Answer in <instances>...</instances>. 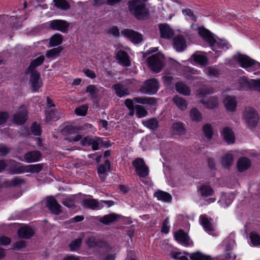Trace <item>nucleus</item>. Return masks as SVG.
<instances>
[{
	"mask_svg": "<svg viewBox=\"0 0 260 260\" xmlns=\"http://www.w3.org/2000/svg\"><path fill=\"white\" fill-rule=\"evenodd\" d=\"M127 5L130 13L138 20L149 18L150 11L145 3L141 0H130Z\"/></svg>",
	"mask_w": 260,
	"mask_h": 260,
	"instance_id": "f257e3e1",
	"label": "nucleus"
},
{
	"mask_svg": "<svg viewBox=\"0 0 260 260\" xmlns=\"http://www.w3.org/2000/svg\"><path fill=\"white\" fill-rule=\"evenodd\" d=\"M234 58L242 68L246 69L249 72L260 70V63L247 55L238 54Z\"/></svg>",
	"mask_w": 260,
	"mask_h": 260,
	"instance_id": "f03ea898",
	"label": "nucleus"
},
{
	"mask_svg": "<svg viewBox=\"0 0 260 260\" xmlns=\"http://www.w3.org/2000/svg\"><path fill=\"white\" fill-rule=\"evenodd\" d=\"M243 117L246 125L250 129L255 127L259 117L256 111L252 107H246L243 112Z\"/></svg>",
	"mask_w": 260,
	"mask_h": 260,
	"instance_id": "7ed1b4c3",
	"label": "nucleus"
},
{
	"mask_svg": "<svg viewBox=\"0 0 260 260\" xmlns=\"http://www.w3.org/2000/svg\"><path fill=\"white\" fill-rule=\"evenodd\" d=\"M147 63L153 73H159L164 66V56L160 53L154 54L148 57Z\"/></svg>",
	"mask_w": 260,
	"mask_h": 260,
	"instance_id": "20e7f679",
	"label": "nucleus"
},
{
	"mask_svg": "<svg viewBox=\"0 0 260 260\" xmlns=\"http://www.w3.org/2000/svg\"><path fill=\"white\" fill-rule=\"evenodd\" d=\"M199 34L203 38V40L209 44L213 51L216 49V47L218 48H224L225 44L217 42L214 38L213 34L208 29L203 27L200 28L199 29Z\"/></svg>",
	"mask_w": 260,
	"mask_h": 260,
	"instance_id": "39448f33",
	"label": "nucleus"
},
{
	"mask_svg": "<svg viewBox=\"0 0 260 260\" xmlns=\"http://www.w3.org/2000/svg\"><path fill=\"white\" fill-rule=\"evenodd\" d=\"M159 88V83L154 78L147 80L141 86L140 90L144 93L155 94Z\"/></svg>",
	"mask_w": 260,
	"mask_h": 260,
	"instance_id": "423d86ee",
	"label": "nucleus"
},
{
	"mask_svg": "<svg viewBox=\"0 0 260 260\" xmlns=\"http://www.w3.org/2000/svg\"><path fill=\"white\" fill-rule=\"evenodd\" d=\"M132 165L135 168L137 175L140 177L144 178L148 175L149 169L143 159L137 158L132 162Z\"/></svg>",
	"mask_w": 260,
	"mask_h": 260,
	"instance_id": "0eeeda50",
	"label": "nucleus"
},
{
	"mask_svg": "<svg viewBox=\"0 0 260 260\" xmlns=\"http://www.w3.org/2000/svg\"><path fill=\"white\" fill-rule=\"evenodd\" d=\"M46 206L53 214L58 215L62 212L61 206L53 196L46 198Z\"/></svg>",
	"mask_w": 260,
	"mask_h": 260,
	"instance_id": "6e6552de",
	"label": "nucleus"
},
{
	"mask_svg": "<svg viewBox=\"0 0 260 260\" xmlns=\"http://www.w3.org/2000/svg\"><path fill=\"white\" fill-rule=\"evenodd\" d=\"M121 33L135 44H140L143 40L141 34L132 29H124L121 31Z\"/></svg>",
	"mask_w": 260,
	"mask_h": 260,
	"instance_id": "1a4fd4ad",
	"label": "nucleus"
},
{
	"mask_svg": "<svg viewBox=\"0 0 260 260\" xmlns=\"http://www.w3.org/2000/svg\"><path fill=\"white\" fill-rule=\"evenodd\" d=\"M70 26V24L63 20H53L49 22V27L53 30H58L62 32H66Z\"/></svg>",
	"mask_w": 260,
	"mask_h": 260,
	"instance_id": "9d476101",
	"label": "nucleus"
},
{
	"mask_svg": "<svg viewBox=\"0 0 260 260\" xmlns=\"http://www.w3.org/2000/svg\"><path fill=\"white\" fill-rule=\"evenodd\" d=\"M29 74H30L29 81L31 83V89L33 92L38 91L42 86L40 74L38 72H29Z\"/></svg>",
	"mask_w": 260,
	"mask_h": 260,
	"instance_id": "9b49d317",
	"label": "nucleus"
},
{
	"mask_svg": "<svg viewBox=\"0 0 260 260\" xmlns=\"http://www.w3.org/2000/svg\"><path fill=\"white\" fill-rule=\"evenodd\" d=\"M27 119V112L23 106L20 108L19 111L14 116V122L18 124L21 125Z\"/></svg>",
	"mask_w": 260,
	"mask_h": 260,
	"instance_id": "f8f14e48",
	"label": "nucleus"
},
{
	"mask_svg": "<svg viewBox=\"0 0 260 260\" xmlns=\"http://www.w3.org/2000/svg\"><path fill=\"white\" fill-rule=\"evenodd\" d=\"M159 29L160 37L162 38L169 39L174 35L173 29L166 23H161L159 25Z\"/></svg>",
	"mask_w": 260,
	"mask_h": 260,
	"instance_id": "ddd939ff",
	"label": "nucleus"
},
{
	"mask_svg": "<svg viewBox=\"0 0 260 260\" xmlns=\"http://www.w3.org/2000/svg\"><path fill=\"white\" fill-rule=\"evenodd\" d=\"M110 170V162L107 159L104 164H100L98 168V172L102 181H104L107 176V172Z\"/></svg>",
	"mask_w": 260,
	"mask_h": 260,
	"instance_id": "4468645a",
	"label": "nucleus"
},
{
	"mask_svg": "<svg viewBox=\"0 0 260 260\" xmlns=\"http://www.w3.org/2000/svg\"><path fill=\"white\" fill-rule=\"evenodd\" d=\"M174 238L176 241L185 245H190L189 237L182 230L180 229L174 234Z\"/></svg>",
	"mask_w": 260,
	"mask_h": 260,
	"instance_id": "2eb2a0df",
	"label": "nucleus"
},
{
	"mask_svg": "<svg viewBox=\"0 0 260 260\" xmlns=\"http://www.w3.org/2000/svg\"><path fill=\"white\" fill-rule=\"evenodd\" d=\"M173 46L177 51H183L186 48V41L183 36L179 35L173 39Z\"/></svg>",
	"mask_w": 260,
	"mask_h": 260,
	"instance_id": "dca6fc26",
	"label": "nucleus"
},
{
	"mask_svg": "<svg viewBox=\"0 0 260 260\" xmlns=\"http://www.w3.org/2000/svg\"><path fill=\"white\" fill-rule=\"evenodd\" d=\"M44 60L45 57L43 55L32 60L25 72V75L29 74V72H38L35 70L36 68L42 64Z\"/></svg>",
	"mask_w": 260,
	"mask_h": 260,
	"instance_id": "f3484780",
	"label": "nucleus"
},
{
	"mask_svg": "<svg viewBox=\"0 0 260 260\" xmlns=\"http://www.w3.org/2000/svg\"><path fill=\"white\" fill-rule=\"evenodd\" d=\"M226 110L233 112L236 110L237 102L235 96L228 95L223 101Z\"/></svg>",
	"mask_w": 260,
	"mask_h": 260,
	"instance_id": "a211bd4d",
	"label": "nucleus"
},
{
	"mask_svg": "<svg viewBox=\"0 0 260 260\" xmlns=\"http://www.w3.org/2000/svg\"><path fill=\"white\" fill-rule=\"evenodd\" d=\"M41 157V153L38 150L29 151L24 155V158L27 162L38 161Z\"/></svg>",
	"mask_w": 260,
	"mask_h": 260,
	"instance_id": "6ab92c4d",
	"label": "nucleus"
},
{
	"mask_svg": "<svg viewBox=\"0 0 260 260\" xmlns=\"http://www.w3.org/2000/svg\"><path fill=\"white\" fill-rule=\"evenodd\" d=\"M112 88L115 90L116 94L120 98L129 94L128 89L121 83L113 85Z\"/></svg>",
	"mask_w": 260,
	"mask_h": 260,
	"instance_id": "aec40b11",
	"label": "nucleus"
},
{
	"mask_svg": "<svg viewBox=\"0 0 260 260\" xmlns=\"http://www.w3.org/2000/svg\"><path fill=\"white\" fill-rule=\"evenodd\" d=\"M17 233L19 237L26 239H30L35 234L34 230L28 226L20 228Z\"/></svg>",
	"mask_w": 260,
	"mask_h": 260,
	"instance_id": "412c9836",
	"label": "nucleus"
},
{
	"mask_svg": "<svg viewBox=\"0 0 260 260\" xmlns=\"http://www.w3.org/2000/svg\"><path fill=\"white\" fill-rule=\"evenodd\" d=\"M172 134L174 135L182 136L186 133L184 125L181 122L174 123L171 128Z\"/></svg>",
	"mask_w": 260,
	"mask_h": 260,
	"instance_id": "4be33fe9",
	"label": "nucleus"
},
{
	"mask_svg": "<svg viewBox=\"0 0 260 260\" xmlns=\"http://www.w3.org/2000/svg\"><path fill=\"white\" fill-rule=\"evenodd\" d=\"M237 166L239 172H242L248 170L251 166V161L247 157H242L240 158L237 162Z\"/></svg>",
	"mask_w": 260,
	"mask_h": 260,
	"instance_id": "5701e85b",
	"label": "nucleus"
},
{
	"mask_svg": "<svg viewBox=\"0 0 260 260\" xmlns=\"http://www.w3.org/2000/svg\"><path fill=\"white\" fill-rule=\"evenodd\" d=\"M200 220L201 224L206 231L212 232L213 231L212 218H208L206 215H201L200 216Z\"/></svg>",
	"mask_w": 260,
	"mask_h": 260,
	"instance_id": "b1692460",
	"label": "nucleus"
},
{
	"mask_svg": "<svg viewBox=\"0 0 260 260\" xmlns=\"http://www.w3.org/2000/svg\"><path fill=\"white\" fill-rule=\"evenodd\" d=\"M222 134L225 141L228 144L234 143L235 136L232 129L229 127H224L223 129Z\"/></svg>",
	"mask_w": 260,
	"mask_h": 260,
	"instance_id": "393cba45",
	"label": "nucleus"
},
{
	"mask_svg": "<svg viewBox=\"0 0 260 260\" xmlns=\"http://www.w3.org/2000/svg\"><path fill=\"white\" fill-rule=\"evenodd\" d=\"M116 59L120 64L125 67L130 66L128 54L124 51H119L116 54Z\"/></svg>",
	"mask_w": 260,
	"mask_h": 260,
	"instance_id": "a878e982",
	"label": "nucleus"
},
{
	"mask_svg": "<svg viewBox=\"0 0 260 260\" xmlns=\"http://www.w3.org/2000/svg\"><path fill=\"white\" fill-rule=\"evenodd\" d=\"M119 217V215L114 213H112L106 215L103 217H100L98 219V220L104 224L108 225L115 221H116Z\"/></svg>",
	"mask_w": 260,
	"mask_h": 260,
	"instance_id": "bb28decb",
	"label": "nucleus"
},
{
	"mask_svg": "<svg viewBox=\"0 0 260 260\" xmlns=\"http://www.w3.org/2000/svg\"><path fill=\"white\" fill-rule=\"evenodd\" d=\"M200 102L203 104L205 107L208 109H214L218 105V100L216 96H211L208 101L204 99L200 100Z\"/></svg>",
	"mask_w": 260,
	"mask_h": 260,
	"instance_id": "cd10ccee",
	"label": "nucleus"
},
{
	"mask_svg": "<svg viewBox=\"0 0 260 260\" xmlns=\"http://www.w3.org/2000/svg\"><path fill=\"white\" fill-rule=\"evenodd\" d=\"M252 79H249L246 77H242L239 80V88L240 90H252Z\"/></svg>",
	"mask_w": 260,
	"mask_h": 260,
	"instance_id": "c85d7f7f",
	"label": "nucleus"
},
{
	"mask_svg": "<svg viewBox=\"0 0 260 260\" xmlns=\"http://www.w3.org/2000/svg\"><path fill=\"white\" fill-rule=\"evenodd\" d=\"M85 243L89 247L93 248L96 246H101L103 241L93 235H90L86 238Z\"/></svg>",
	"mask_w": 260,
	"mask_h": 260,
	"instance_id": "c756f323",
	"label": "nucleus"
},
{
	"mask_svg": "<svg viewBox=\"0 0 260 260\" xmlns=\"http://www.w3.org/2000/svg\"><path fill=\"white\" fill-rule=\"evenodd\" d=\"M191 58L200 66H204L208 64V58L204 55L196 53L191 56Z\"/></svg>",
	"mask_w": 260,
	"mask_h": 260,
	"instance_id": "7c9ffc66",
	"label": "nucleus"
},
{
	"mask_svg": "<svg viewBox=\"0 0 260 260\" xmlns=\"http://www.w3.org/2000/svg\"><path fill=\"white\" fill-rule=\"evenodd\" d=\"M176 90L178 92L184 95H189L190 94V89L182 82H178L176 83Z\"/></svg>",
	"mask_w": 260,
	"mask_h": 260,
	"instance_id": "2f4dec72",
	"label": "nucleus"
},
{
	"mask_svg": "<svg viewBox=\"0 0 260 260\" xmlns=\"http://www.w3.org/2000/svg\"><path fill=\"white\" fill-rule=\"evenodd\" d=\"M154 196L156 197L157 200L165 202H170L172 199L170 194L159 190L154 193Z\"/></svg>",
	"mask_w": 260,
	"mask_h": 260,
	"instance_id": "473e14b6",
	"label": "nucleus"
},
{
	"mask_svg": "<svg viewBox=\"0 0 260 260\" xmlns=\"http://www.w3.org/2000/svg\"><path fill=\"white\" fill-rule=\"evenodd\" d=\"M63 41V37L61 34H55L49 40V46L54 47L60 45Z\"/></svg>",
	"mask_w": 260,
	"mask_h": 260,
	"instance_id": "72a5a7b5",
	"label": "nucleus"
},
{
	"mask_svg": "<svg viewBox=\"0 0 260 260\" xmlns=\"http://www.w3.org/2000/svg\"><path fill=\"white\" fill-rule=\"evenodd\" d=\"M213 92V89L208 86L204 85L200 87L197 90V94L200 100L203 99V98L207 94H210Z\"/></svg>",
	"mask_w": 260,
	"mask_h": 260,
	"instance_id": "f704fd0d",
	"label": "nucleus"
},
{
	"mask_svg": "<svg viewBox=\"0 0 260 260\" xmlns=\"http://www.w3.org/2000/svg\"><path fill=\"white\" fill-rule=\"evenodd\" d=\"M143 124L147 128L156 130L158 127V122L156 118H153L143 122Z\"/></svg>",
	"mask_w": 260,
	"mask_h": 260,
	"instance_id": "c9c22d12",
	"label": "nucleus"
},
{
	"mask_svg": "<svg viewBox=\"0 0 260 260\" xmlns=\"http://www.w3.org/2000/svg\"><path fill=\"white\" fill-rule=\"evenodd\" d=\"M234 157L232 154L227 153L222 158L221 164L226 168H229L233 164Z\"/></svg>",
	"mask_w": 260,
	"mask_h": 260,
	"instance_id": "e433bc0d",
	"label": "nucleus"
},
{
	"mask_svg": "<svg viewBox=\"0 0 260 260\" xmlns=\"http://www.w3.org/2000/svg\"><path fill=\"white\" fill-rule=\"evenodd\" d=\"M62 50L63 48L61 46L48 50L46 52V56L48 58H55L59 55Z\"/></svg>",
	"mask_w": 260,
	"mask_h": 260,
	"instance_id": "4c0bfd02",
	"label": "nucleus"
},
{
	"mask_svg": "<svg viewBox=\"0 0 260 260\" xmlns=\"http://www.w3.org/2000/svg\"><path fill=\"white\" fill-rule=\"evenodd\" d=\"M173 101L181 110H184L187 108V103L183 98L177 95L173 98Z\"/></svg>",
	"mask_w": 260,
	"mask_h": 260,
	"instance_id": "58836bf2",
	"label": "nucleus"
},
{
	"mask_svg": "<svg viewBox=\"0 0 260 260\" xmlns=\"http://www.w3.org/2000/svg\"><path fill=\"white\" fill-rule=\"evenodd\" d=\"M25 172L32 173H38L43 169V166L40 164L29 165L25 166Z\"/></svg>",
	"mask_w": 260,
	"mask_h": 260,
	"instance_id": "ea45409f",
	"label": "nucleus"
},
{
	"mask_svg": "<svg viewBox=\"0 0 260 260\" xmlns=\"http://www.w3.org/2000/svg\"><path fill=\"white\" fill-rule=\"evenodd\" d=\"M134 101L138 103L142 104L154 105L156 101L154 98L138 97L134 98Z\"/></svg>",
	"mask_w": 260,
	"mask_h": 260,
	"instance_id": "a19ab883",
	"label": "nucleus"
},
{
	"mask_svg": "<svg viewBox=\"0 0 260 260\" xmlns=\"http://www.w3.org/2000/svg\"><path fill=\"white\" fill-rule=\"evenodd\" d=\"M83 205L85 208L95 209L99 207V203L95 199H86L83 201Z\"/></svg>",
	"mask_w": 260,
	"mask_h": 260,
	"instance_id": "79ce46f5",
	"label": "nucleus"
},
{
	"mask_svg": "<svg viewBox=\"0 0 260 260\" xmlns=\"http://www.w3.org/2000/svg\"><path fill=\"white\" fill-rule=\"evenodd\" d=\"M135 109H136V115L137 116L138 118H142L146 116L148 113L146 109L142 106V105H135Z\"/></svg>",
	"mask_w": 260,
	"mask_h": 260,
	"instance_id": "37998d69",
	"label": "nucleus"
},
{
	"mask_svg": "<svg viewBox=\"0 0 260 260\" xmlns=\"http://www.w3.org/2000/svg\"><path fill=\"white\" fill-rule=\"evenodd\" d=\"M189 257L191 260H212L210 256L203 254L199 252L189 254Z\"/></svg>",
	"mask_w": 260,
	"mask_h": 260,
	"instance_id": "c03bdc74",
	"label": "nucleus"
},
{
	"mask_svg": "<svg viewBox=\"0 0 260 260\" xmlns=\"http://www.w3.org/2000/svg\"><path fill=\"white\" fill-rule=\"evenodd\" d=\"M201 195L204 197L212 196L213 193V190L208 185H203L199 188Z\"/></svg>",
	"mask_w": 260,
	"mask_h": 260,
	"instance_id": "a18cd8bd",
	"label": "nucleus"
},
{
	"mask_svg": "<svg viewBox=\"0 0 260 260\" xmlns=\"http://www.w3.org/2000/svg\"><path fill=\"white\" fill-rule=\"evenodd\" d=\"M77 131V129L75 127L69 125L61 129V133L62 135L68 137L75 134Z\"/></svg>",
	"mask_w": 260,
	"mask_h": 260,
	"instance_id": "49530a36",
	"label": "nucleus"
},
{
	"mask_svg": "<svg viewBox=\"0 0 260 260\" xmlns=\"http://www.w3.org/2000/svg\"><path fill=\"white\" fill-rule=\"evenodd\" d=\"M190 116L193 121L198 122L202 120V115L200 112L196 108L190 110Z\"/></svg>",
	"mask_w": 260,
	"mask_h": 260,
	"instance_id": "de8ad7c7",
	"label": "nucleus"
},
{
	"mask_svg": "<svg viewBox=\"0 0 260 260\" xmlns=\"http://www.w3.org/2000/svg\"><path fill=\"white\" fill-rule=\"evenodd\" d=\"M203 131L205 137L210 140L213 136V130L212 126L209 124H206L203 126Z\"/></svg>",
	"mask_w": 260,
	"mask_h": 260,
	"instance_id": "09e8293b",
	"label": "nucleus"
},
{
	"mask_svg": "<svg viewBox=\"0 0 260 260\" xmlns=\"http://www.w3.org/2000/svg\"><path fill=\"white\" fill-rule=\"evenodd\" d=\"M99 91L98 88L94 85H88L86 89V92H89V96L93 99H95L96 98V94Z\"/></svg>",
	"mask_w": 260,
	"mask_h": 260,
	"instance_id": "8fccbe9b",
	"label": "nucleus"
},
{
	"mask_svg": "<svg viewBox=\"0 0 260 260\" xmlns=\"http://www.w3.org/2000/svg\"><path fill=\"white\" fill-rule=\"evenodd\" d=\"M55 6L62 10H68L70 9V5L68 2L64 0H53Z\"/></svg>",
	"mask_w": 260,
	"mask_h": 260,
	"instance_id": "3c124183",
	"label": "nucleus"
},
{
	"mask_svg": "<svg viewBox=\"0 0 260 260\" xmlns=\"http://www.w3.org/2000/svg\"><path fill=\"white\" fill-rule=\"evenodd\" d=\"M10 174H18L25 172V166H17L12 167L9 170Z\"/></svg>",
	"mask_w": 260,
	"mask_h": 260,
	"instance_id": "603ef678",
	"label": "nucleus"
},
{
	"mask_svg": "<svg viewBox=\"0 0 260 260\" xmlns=\"http://www.w3.org/2000/svg\"><path fill=\"white\" fill-rule=\"evenodd\" d=\"M250 238L251 243L255 246L260 245V236L255 232H252L250 234Z\"/></svg>",
	"mask_w": 260,
	"mask_h": 260,
	"instance_id": "864d4df0",
	"label": "nucleus"
},
{
	"mask_svg": "<svg viewBox=\"0 0 260 260\" xmlns=\"http://www.w3.org/2000/svg\"><path fill=\"white\" fill-rule=\"evenodd\" d=\"M30 130L33 135L35 136H40L41 134V129L40 125L38 124L37 122H33Z\"/></svg>",
	"mask_w": 260,
	"mask_h": 260,
	"instance_id": "5fc2aeb1",
	"label": "nucleus"
},
{
	"mask_svg": "<svg viewBox=\"0 0 260 260\" xmlns=\"http://www.w3.org/2000/svg\"><path fill=\"white\" fill-rule=\"evenodd\" d=\"M11 183H12V185L13 187H16L26 184V180L25 179L19 177H15L11 180Z\"/></svg>",
	"mask_w": 260,
	"mask_h": 260,
	"instance_id": "6e6d98bb",
	"label": "nucleus"
},
{
	"mask_svg": "<svg viewBox=\"0 0 260 260\" xmlns=\"http://www.w3.org/2000/svg\"><path fill=\"white\" fill-rule=\"evenodd\" d=\"M81 242L82 240L80 238L75 239L72 241L69 245L71 250L74 251L78 249L81 246Z\"/></svg>",
	"mask_w": 260,
	"mask_h": 260,
	"instance_id": "4d7b16f0",
	"label": "nucleus"
},
{
	"mask_svg": "<svg viewBox=\"0 0 260 260\" xmlns=\"http://www.w3.org/2000/svg\"><path fill=\"white\" fill-rule=\"evenodd\" d=\"M88 109L87 105H83L78 108H76L75 110L76 114L80 116H85Z\"/></svg>",
	"mask_w": 260,
	"mask_h": 260,
	"instance_id": "13d9d810",
	"label": "nucleus"
},
{
	"mask_svg": "<svg viewBox=\"0 0 260 260\" xmlns=\"http://www.w3.org/2000/svg\"><path fill=\"white\" fill-rule=\"evenodd\" d=\"M61 203L69 208H74L75 206L73 200L70 198H63L61 200Z\"/></svg>",
	"mask_w": 260,
	"mask_h": 260,
	"instance_id": "bf43d9fd",
	"label": "nucleus"
},
{
	"mask_svg": "<svg viewBox=\"0 0 260 260\" xmlns=\"http://www.w3.org/2000/svg\"><path fill=\"white\" fill-rule=\"evenodd\" d=\"M11 148L4 144H0V156H6L10 151Z\"/></svg>",
	"mask_w": 260,
	"mask_h": 260,
	"instance_id": "052dcab7",
	"label": "nucleus"
},
{
	"mask_svg": "<svg viewBox=\"0 0 260 260\" xmlns=\"http://www.w3.org/2000/svg\"><path fill=\"white\" fill-rule=\"evenodd\" d=\"M46 117L48 120L56 121L58 119V117L56 115V112L53 110L49 111L47 113Z\"/></svg>",
	"mask_w": 260,
	"mask_h": 260,
	"instance_id": "680f3d73",
	"label": "nucleus"
},
{
	"mask_svg": "<svg viewBox=\"0 0 260 260\" xmlns=\"http://www.w3.org/2000/svg\"><path fill=\"white\" fill-rule=\"evenodd\" d=\"M182 13L184 15H187L189 17H190V19L192 20H193L194 21H197V17L195 16V15L193 14V12L191 10H190L189 9H183L182 10Z\"/></svg>",
	"mask_w": 260,
	"mask_h": 260,
	"instance_id": "e2e57ef3",
	"label": "nucleus"
},
{
	"mask_svg": "<svg viewBox=\"0 0 260 260\" xmlns=\"http://www.w3.org/2000/svg\"><path fill=\"white\" fill-rule=\"evenodd\" d=\"M93 139L90 137H86L81 141L80 144L83 146H89L92 144Z\"/></svg>",
	"mask_w": 260,
	"mask_h": 260,
	"instance_id": "0e129e2a",
	"label": "nucleus"
},
{
	"mask_svg": "<svg viewBox=\"0 0 260 260\" xmlns=\"http://www.w3.org/2000/svg\"><path fill=\"white\" fill-rule=\"evenodd\" d=\"M206 73L210 76L216 77L218 75V72L213 67H209L206 70Z\"/></svg>",
	"mask_w": 260,
	"mask_h": 260,
	"instance_id": "69168bd1",
	"label": "nucleus"
},
{
	"mask_svg": "<svg viewBox=\"0 0 260 260\" xmlns=\"http://www.w3.org/2000/svg\"><path fill=\"white\" fill-rule=\"evenodd\" d=\"M252 90L255 91H260V79H252Z\"/></svg>",
	"mask_w": 260,
	"mask_h": 260,
	"instance_id": "338daca9",
	"label": "nucleus"
},
{
	"mask_svg": "<svg viewBox=\"0 0 260 260\" xmlns=\"http://www.w3.org/2000/svg\"><path fill=\"white\" fill-rule=\"evenodd\" d=\"M9 118V114L6 112H0V125L3 124L6 122Z\"/></svg>",
	"mask_w": 260,
	"mask_h": 260,
	"instance_id": "774afa93",
	"label": "nucleus"
}]
</instances>
